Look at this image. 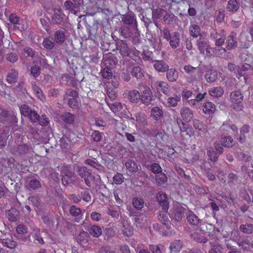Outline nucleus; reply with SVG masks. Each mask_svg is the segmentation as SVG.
<instances>
[{"mask_svg":"<svg viewBox=\"0 0 253 253\" xmlns=\"http://www.w3.org/2000/svg\"><path fill=\"white\" fill-rule=\"evenodd\" d=\"M209 93L211 96L219 97L223 94L224 89L220 86L214 87L209 90Z\"/></svg>","mask_w":253,"mask_h":253,"instance_id":"nucleus-31","label":"nucleus"},{"mask_svg":"<svg viewBox=\"0 0 253 253\" xmlns=\"http://www.w3.org/2000/svg\"><path fill=\"white\" fill-rule=\"evenodd\" d=\"M227 2L226 9L232 12H237L240 8V4L237 0H225Z\"/></svg>","mask_w":253,"mask_h":253,"instance_id":"nucleus-20","label":"nucleus"},{"mask_svg":"<svg viewBox=\"0 0 253 253\" xmlns=\"http://www.w3.org/2000/svg\"><path fill=\"white\" fill-rule=\"evenodd\" d=\"M144 201L140 198H134L132 200V205L137 210H141L144 207Z\"/></svg>","mask_w":253,"mask_h":253,"instance_id":"nucleus-47","label":"nucleus"},{"mask_svg":"<svg viewBox=\"0 0 253 253\" xmlns=\"http://www.w3.org/2000/svg\"><path fill=\"white\" fill-rule=\"evenodd\" d=\"M126 169L130 172H136L138 170L137 164L133 160L129 159L125 163Z\"/></svg>","mask_w":253,"mask_h":253,"instance_id":"nucleus-28","label":"nucleus"},{"mask_svg":"<svg viewBox=\"0 0 253 253\" xmlns=\"http://www.w3.org/2000/svg\"><path fill=\"white\" fill-rule=\"evenodd\" d=\"M113 182L116 184H121L124 180V177L123 174L117 172L116 174H115L113 177Z\"/></svg>","mask_w":253,"mask_h":253,"instance_id":"nucleus-60","label":"nucleus"},{"mask_svg":"<svg viewBox=\"0 0 253 253\" xmlns=\"http://www.w3.org/2000/svg\"><path fill=\"white\" fill-rule=\"evenodd\" d=\"M182 242L179 240H175L169 246L170 253H179L182 247Z\"/></svg>","mask_w":253,"mask_h":253,"instance_id":"nucleus-22","label":"nucleus"},{"mask_svg":"<svg viewBox=\"0 0 253 253\" xmlns=\"http://www.w3.org/2000/svg\"><path fill=\"white\" fill-rule=\"evenodd\" d=\"M215 110V106L211 102H207L203 105V112L207 114L211 115L213 113Z\"/></svg>","mask_w":253,"mask_h":253,"instance_id":"nucleus-32","label":"nucleus"},{"mask_svg":"<svg viewBox=\"0 0 253 253\" xmlns=\"http://www.w3.org/2000/svg\"><path fill=\"white\" fill-rule=\"evenodd\" d=\"M122 224L123 227L122 230L123 234L127 237H131L133 234V229L130 223L128 222L127 218H124L122 221Z\"/></svg>","mask_w":253,"mask_h":253,"instance_id":"nucleus-16","label":"nucleus"},{"mask_svg":"<svg viewBox=\"0 0 253 253\" xmlns=\"http://www.w3.org/2000/svg\"><path fill=\"white\" fill-rule=\"evenodd\" d=\"M226 39V48L227 50H232L237 47V41L235 32H231Z\"/></svg>","mask_w":253,"mask_h":253,"instance_id":"nucleus-12","label":"nucleus"},{"mask_svg":"<svg viewBox=\"0 0 253 253\" xmlns=\"http://www.w3.org/2000/svg\"><path fill=\"white\" fill-rule=\"evenodd\" d=\"M122 21L124 24L128 26L132 31L137 30L136 18L134 14H126L122 17Z\"/></svg>","mask_w":253,"mask_h":253,"instance_id":"nucleus-8","label":"nucleus"},{"mask_svg":"<svg viewBox=\"0 0 253 253\" xmlns=\"http://www.w3.org/2000/svg\"><path fill=\"white\" fill-rule=\"evenodd\" d=\"M128 99L132 103H137L140 100V93L137 90H132L128 93Z\"/></svg>","mask_w":253,"mask_h":253,"instance_id":"nucleus-26","label":"nucleus"},{"mask_svg":"<svg viewBox=\"0 0 253 253\" xmlns=\"http://www.w3.org/2000/svg\"><path fill=\"white\" fill-rule=\"evenodd\" d=\"M101 73L103 78L109 79L112 77V72L111 69L104 67L101 70Z\"/></svg>","mask_w":253,"mask_h":253,"instance_id":"nucleus-62","label":"nucleus"},{"mask_svg":"<svg viewBox=\"0 0 253 253\" xmlns=\"http://www.w3.org/2000/svg\"><path fill=\"white\" fill-rule=\"evenodd\" d=\"M28 228L23 224H19L17 227V240L19 242H25L28 240V236L27 235Z\"/></svg>","mask_w":253,"mask_h":253,"instance_id":"nucleus-11","label":"nucleus"},{"mask_svg":"<svg viewBox=\"0 0 253 253\" xmlns=\"http://www.w3.org/2000/svg\"><path fill=\"white\" fill-rule=\"evenodd\" d=\"M6 81L9 84H13L16 82V71L15 69H11L7 74Z\"/></svg>","mask_w":253,"mask_h":253,"instance_id":"nucleus-48","label":"nucleus"},{"mask_svg":"<svg viewBox=\"0 0 253 253\" xmlns=\"http://www.w3.org/2000/svg\"><path fill=\"white\" fill-rule=\"evenodd\" d=\"M233 139L230 136L224 137L222 138V145L225 147H232L233 145Z\"/></svg>","mask_w":253,"mask_h":253,"instance_id":"nucleus-55","label":"nucleus"},{"mask_svg":"<svg viewBox=\"0 0 253 253\" xmlns=\"http://www.w3.org/2000/svg\"><path fill=\"white\" fill-rule=\"evenodd\" d=\"M15 213L16 209L12 208L6 212V215L10 221L14 222L16 221V216L15 215Z\"/></svg>","mask_w":253,"mask_h":253,"instance_id":"nucleus-61","label":"nucleus"},{"mask_svg":"<svg viewBox=\"0 0 253 253\" xmlns=\"http://www.w3.org/2000/svg\"><path fill=\"white\" fill-rule=\"evenodd\" d=\"M55 44V42L52 41L49 38H45L42 42V45L47 50L53 49Z\"/></svg>","mask_w":253,"mask_h":253,"instance_id":"nucleus-52","label":"nucleus"},{"mask_svg":"<svg viewBox=\"0 0 253 253\" xmlns=\"http://www.w3.org/2000/svg\"><path fill=\"white\" fill-rule=\"evenodd\" d=\"M230 99L233 103L234 108L237 109H240L241 106L240 104L242 102L243 99V95L240 90H235L232 92L230 94Z\"/></svg>","mask_w":253,"mask_h":253,"instance_id":"nucleus-9","label":"nucleus"},{"mask_svg":"<svg viewBox=\"0 0 253 253\" xmlns=\"http://www.w3.org/2000/svg\"><path fill=\"white\" fill-rule=\"evenodd\" d=\"M211 249L209 251V253H224L223 249L221 245H215L213 242L210 243Z\"/></svg>","mask_w":253,"mask_h":253,"instance_id":"nucleus-39","label":"nucleus"},{"mask_svg":"<svg viewBox=\"0 0 253 253\" xmlns=\"http://www.w3.org/2000/svg\"><path fill=\"white\" fill-rule=\"evenodd\" d=\"M239 229L244 233L247 234H253V224L251 223L242 224L240 226Z\"/></svg>","mask_w":253,"mask_h":253,"instance_id":"nucleus-38","label":"nucleus"},{"mask_svg":"<svg viewBox=\"0 0 253 253\" xmlns=\"http://www.w3.org/2000/svg\"><path fill=\"white\" fill-rule=\"evenodd\" d=\"M208 160L212 162H216L218 161V156L216 151L212 148L207 150Z\"/></svg>","mask_w":253,"mask_h":253,"instance_id":"nucleus-42","label":"nucleus"},{"mask_svg":"<svg viewBox=\"0 0 253 253\" xmlns=\"http://www.w3.org/2000/svg\"><path fill=\"white\" fill-rule=\"evenodd\" d=\"M54 36L55 41L59 44L63 43L65 41V32L61 30L56 31Z\"/></svg>","mask_w":253,"mask_h":253,"instance_id":"nucleus-33","label":"nucleus"},{"mask_svg":"<svg viewBox=\"0 0 253 253\" xmlns=\"http://www.w3.org/2000/svg\"><path fill=\"white\" fill-rule=\"evenodd\" d=\"M85 229L93 237H98L102 233V229L101 227L96 225H87Z\"/></svg>","mask_w":253,"mask_h":253,"instance_id":"nucleus-17","label":"nucleus"},{"mask_svg":"<svg viewBox=\"0 0 253 253\" xmlns=\"http://www.w3.org/2000/svg\"><path fill=\"white\" fill-rule=\"evenodd\" d=\"M51 19L54 23L61 24L66 19V16L60 9H55Z\"/></svg>","mask_w":253,"mask_h":253,"instance_id":"nucleus-14","label":"nucleus"},{"mask_svg":"<svg viewBox=\"0 0 253 253\" xmlns=\"http://www.w3.org/2000/svg\"><path fill=\"white\" fill-rule=\"evenodd\" d=\"M116 48L113 49V51L119 50V53L123 57L125 58L126 57H132L131 56V50L129 48L126 42L123 40H117L116 41Z\"/></svg>","mask_w":253,"mask_h":253,"instance_id":"nucleus-4","label":"nucleus"},{"mask_svg":"<svg viewBox=\"0 0 253 253\" xmlns=\"http://www.w3.org/2000/svg\"><path fill=\"white\" fill-rule=\"evenodd\" d=\"M154 99L152 91L149 87L145 88L140 94V100L144 104L149 103Z\"/></svg>","mask_w":253,"mask_h":253,"instance_id":"nucleus-15","label":"nucleus"},{"mask_svg":"<svg viewBox=\"0 0 253 253\" xmlns=\"http://www.w3.org/2000/svg\"><path fill=\"white\" fill-rule=\"evenodd\" d=\"M168 178L167 175L161 172L156 175V181L159 184H163L167 182Z\"/></svg>","mask_w":253,"mask_h":253,"instance_id":"nucleus-54","label":"nucleus"},{"mask_svg":"<svg viewBox=\"0 0 253 253\" xmlns=\"http://www.w3.org/2000/svg\"><path fill=\"white\" fill-rule=\"evenodd\" d=\"M41 218L47 227L54 228L55 226L56 228H58L60 219V217L58 215L48 213L42 215Z\"/></svg>","mask_w":253,"mask_h":253,"instance_id":"nucleus-5","label":"nucleus"},{"mask_svg":"<svg viewBox=\"0 0 253 253\" xmlns=\"http://www.w3.org/2000/svg\"><path fill=\"white\" fill-rule=\"evenodd\" d=\"M180 100V97L176 95L175 97H170L168 98V103L172 107H175L177 102Z\"/></svg>","mask_w":253,"mask_h":253,"instance_id":"nucleus-64","label":"nucleus"},{"mask_svg":"<svg viewBox=\"0 0 253 253\" xmlns=\"http://www.w3.org/2000/svg\"><path fill=\"white\" fill-rule=\"evenodd\" d=\"M191 238L195 241L200 243H206L208 239L206 237L202 236L197 232H194L190 235Z\"/></svg>","mask_w":253,"mask_h":253,"instance_id":"nucleus-35","label":"nucleus"},{"mask_svg":"<svg viewBox=\"0 0 253 253\" xmlns=\"http://www.w3.org/2000/svg\"><path fill=\"white\" fill-rule=\"evenodd\" d=\"M77 172L79 175L84 179V178H85V177L89 173L90 171L86 167L83 166L81 167H78Z\"/></svg>","mask_w":253,"mask_h":253,"instance_id":"nucleus-56","label":"nucleus"},{"mask_svg":"<svg viewBox=\"0 0 253 253\" xmlns=\"http://www.w3.org/2000/svg\"><path fill=\"white\" fill-rule=\"evenodd\" d=\"M81 0H73V2L68 0L64 2L63 7L65 10H69L71 13L76 14L77 11L76 9L80 7L81 2Z\"/></svg>","mask_w":253,"mask_h":253,"instance_id":"nucleus-10","label":"nucleus"},{"mask_svg":"<svg viewBox=\"0 0 253 253\" xmlns=\"http://www.w3.org/2000/svg\"><path fill=\"white\" fill-rule=\"evenodd\" d=\"M237 159L239 161H241L244 162L249 161L251 159V156L247 155L242 152H237L236 153Z\"/></svg>","mask_w":253,"mask_h":253,"instance_id":"nucleus-59","label":"nucleus"},{"mask_svg":"<svg viewBox=\"0 0 253 253\" xmlns=\"http://www.w3.org/2000/svg\"><path fill=\"white\" fill-rule=\"evenodd\" d=\"M227 68L239 79L243 78L245 82H246L247 80V72L252 69V66L248 63L241 64L237 66L234 63H229Z\"/></svg>","mask_w":253,"mask_h":253,"instance_id":"nucleus-1","label":"nucleus"},{"mask_svg":"<svg viewBox=\"0 0 253 253\" xmlns=\"http://www.w3.org/2000/svg\"><path fill=\"white\" fill-rule=\"evenodd\" d=\"M226 37V32L223 29L217 31L216 29H213L210 33V38L215 41V45L216 46H222L225 42Z\"/></svg>","mask_w":253,"mask_h":253,"instance_id":"nucleus-3","label":"nucleus"},{"mask_svg":"<svg viewBox=\"0 0 253 253\" xmlns=\"http://www.w3.org/2000/svg\"><path fill=\"white\" fill-rule=\"evenodd\" d=\"M61 120L66 124L71 125L74 122L75 116L69 112H64L61 116Z\"/></svg>","mask_w":253,"mask_h":253,"instance_id":"nucleus-27","label":"nucleus"},{"mask_svg":"<svg viewBox=\"0 0 253 253\" xmlns=\"http://www.w3.org/2000/svg\"><path fill=\"white\" fill-rule=\"evenodd\" d=\"M208 44V34L206 32H203V34L200 35L196 42L197 48L201 54H205V49Z\"/></svg>","mask_w":253,"mask_h":253,"instance_id":"nucleus-7","label":"nucleus"},{"mask_svg":"<svg viewBox=\"0 0 253 253\" xmlns=\"http://www.w3.org/2000/svg\"><path fill=\"white\" fill-rule=\"evenodd\" d=\"M169 41V44L172 48H176L179 45L180 35L177 32H174L172 33L171 39Z\"/></svg>","mask_w":253,"mask_h":253,"instance_id":"nucleus-24","label":"nucleus"},{"mask_svg":"<svg viewBox=\"0 0 253 253\" xmlns=\"http://www.w3.org/2000/svg\"><path fill=\"white\" fill-rule=\"evenodd\" d=\"M217 75L216 72L212 70H209L206 72L205 77L208 82L212 83L216 80Z\"/></svg>","mask_w":253,"mask_h":253,"instance_id":"nucleus-37","label":"nucleus"},{"mask_svg":"<svg viewBox=\"0 0 253 253\" xmlns=\"http://www.w3.org/2000/svg\"><path fill=\"white\" fill-rule=\"evenodd\" d=\"M95 176L92 174L90 171L89 173L84 178V182L85 184L89 187H91L92 183L95 180Z\"/></svg>","mask_w":253,"mask_h":253,"instance_id":"nucleus-53","label":"nucleus"},{"mask_svg":"<svg viewBox=\"0 0 253 253\" xmlns=\"http://www.w3.org/2000/svg\"><path fill=\"white\" fill-rule=\"evenodd\" d=\"M190 35L193 38H197L200 37L203 34V32H201V28L196 24H192L189 28Z\"/></svg>","mask_w":253,"mask_h":253,"instance_id":"nucleus-25","label":"nucleus"},{"mask_svg":"<svg viewBox=\"0 0 253 253\" xmlns=\"http://www.w3.org/2000/svg\"><path fill=\"white\" fill-rule=\"evenodd\" d=\"M186 215L188 222L191 225L198 226L203 221L202 219H200L196 214L191 211H187Z\"/></svg>","mask_w":253,"mask_h":253,"instance_id":"nucleus-13","label":"nucleus"},{"mask_svg":"<svg viewBox=\"0 0 253 253\" xmlns=\"http://www.w3.org/2000/svg\"><path fill=\"white\" fill-rule=\"evenodd\" d=\"M147 169H150L155 174H158L162 172V169L159 164L157 163H153L151 165H147L146 166Z\"/></svg>","mask_w":253,"mask_h":253,"instance_id":"nucleus-44","label":"nucleus"},{"mask_svg":"<svg viewBox=\"0 0 253 253\" xmlns=\"http://www.w3.org/2000/svg\"><path fill=\"white\" fill-rule=\"evenodd\" d=\"M59 169L62 184L65 186L74 184L76 176L75 172L71 169V167L67 165H63Z\"/></svg>","mask_w":253,"mask_h":253,"instance_id":"nucleus-2","label":"nucleus"},{"mask_svg":"<svg viewBox=\"0 0 253 253\" xmlns=\"http://www.w3.org/2000/svg\"><path fill=\"white\" fill-rule=\"evenodd\" d=\"M154 67L156 70L159 72H165L169 68V66L162 60H159L154 65Z\"/></svg>","mask_w":253,"mask_h":253,"instance_id":"nucleus-34","label":"nucleus"},{"mask_svg":"<svg viewBox=\"0 0 253 253\" xmlns=\"http://www.w3.org/2000/svg\"><path fill=\"white\" fill-rule=\"evenodd\" d=\"M187 212L186 209L181 206H177L171 211L170 217L175 221H181L184 214Z\"/></svg>","mask_w":253,"mask_h":253,"instance_id":"nucleus-6","label":"nucleus"},{"mask_svg":"<svg viewBox=\"0 0 253 253\" xmlns=\"http://www.w3.org/2000/svg\"><path fill=\"white\" fill-rule=\"evenodd\" d=\"M167 78L171 82L175 81L178 77V72L174 69H170L167 71Z\"/></svg>","mask_w":253,"mask_h":253,"instance_id":"nucleus-36","label":"nucleus"},{"mask_svg":"<svg viewBox=\"0 0 253 253\" xmlns=\"http://www.w3.org/2000/svg\"><path fill=\"white\" fill-rule=\"evenodd\" d=\"M31 109L26 105H23L20 108V111L22 116L28 117L31 111Z\"/></svg>","mask_w":253,"mask_h":253,"instance_id":"nucleus-63","label":"nucleus"},{"mask_svg":"<svg viewBox=\"0 0 253 253\" xmlns=\"http://www.w3.org/2000/svg\"><path fill=\"white\" fill-rule=\"evenodd\" d=\"M86 31L88 34V39L94 40L98 34V25H93L92 26L86 27Z\"/></svg>","mask_w":253,"mask_h":253,"instance_id":"nucleus-23","label":"nucleus"},{"mask_svg":"<svg viewBox=\"0 0 253 253\" xmlns=\"http://www.w3.org/2000/svg\"><path fill=\"white\" fill-rule=\"evenodd\" d=\"M132 75L137 79L142 78L143 77V74L140 67L139 66L133 67L132 70Z\"/></svg>","mask_w":253,"mask_h":253,"instance_id":"nucleus-57","label":"nucleus"},{"mask_svg":"<svg viewBox=\"0 0 253 253\" xmlns=\"http://www.w3.org/2000/svg\"><path fill=\"white\" fill-rule=\"evenodd\" d=\"M38 56V62L42 66L43 68L50 69L51 68L50 65L48 63L47 60L45 57L42 54H40Z\"/></svg>","mask_w":253,"mask_h":253,"instance_id":"nucleus-43","label":"nucleus"},{"mask_svg":"<svg viewBox=\"0 0 253 253\" xmlns=\"http://www.w3.org/2000/svg\"><path fill=\"white\" fill-rule=\"evenodd\" d=\"M151 116L154 120L161 121L164 117V113L158 107H154L151 110Z\"/></svg>","mask_w":253,"mask_h":253,"instance_id":"nucleus-21","label":"nucleus"},{"mask_svg":"<svg viewBox=\"0 0 253 253\" xmlns=\"http://www.w3.org/2000/svg\"><path fill=\"white\" fill-rule=\"evenodd\" d=\"M32 234L34 239L37 241L39 244H41L42 245L44 244V242L42 238L41 237L40 231L39 228L34 229Z\"/></svg>","mask_w":253,"mask_h":253,"instance_id":"nucleus-51","label":"nucleus"},{"mask_svg":"<svg viewBox=\"0 0 253 253\" xmlns=\"http://www.w3.org/2000/svg\"><path fill=\"white\" fill-rule=\"evenodd\" d=\"M157 217L158 220L168 229L171 227V223L167 215V211H160Z\"/></svg>","mask_w":253,"mask_h":253,"instance_id":"nucleus-18","label":"nucleus"},{"mask_svg":"<svg viewBox=\"0 0 253 253\" xmlns=\"http://www.w3.org/2000/svg\"><path fill=\"white\" fill-rule=\"evenodd\" d=\"M85 164L99 170H101L103 168L101 165L92 159H87L85 161Z\"/></svg>","mask_w":253,"mask_h":253,"instance_id":"nucleus-58","label":"nucleus"},{"mask_svg":"<svg viewBox=\"0 0 253 253\" xmlns=\"http://www.w3.org/2000/svg\"><path fill=\"white\" fill-rule=\"evenodd\" d=\"M28 186L30 189L37 190L41 187V184L39 180L32 179L29 181Z\"/></svg>","mask_w":253,"mask_h":253,"instance_id":"nucleus-49","label":"nucleus"},{"mask_svg":"<svg viewBox=\"0 0 253 253\" xmlns=\"http://www.w3.org/2000/svg\"><path fill=\"white\" fill-rule=\"evenodd\" d=\"M158 86V90H161L163 93L166 95H168L170 93V88L167 83L163 81L157 82Z\"/></svg>","mask_w":253,"mask_h":253,"instance_id":"nucleus-29","label":"nucleus"},{"mask_svg":"<svg viewBox=\"0 0 253 253\" xmlns=\"http://www.w3.org/2000/svg\"><path fill=\"white\" fill-rule=\"evenodd\" d=\"M70 214L75 217H80L82 215V211L80 208L75 206H71L69 209Z\"/></svg>","mask_w":253,"mask_h":253,"instance_id":"nucleus-45","label":"nucleus"},{"mask_svg":"<svg viewBox=\"0 0 253 253\" xmlns=\"http://www.w3.org/2000/svg\"><path fill=\"white\" fill-rule=\"evenodd\" d=\"M180 115L182 119L187 122H190L194 117L192 111L186 107H183L181 109Z\"/></svg>","mask_w":253,"mask_h":253,"instance_id":"nucleus-19","label":"nucleus"},{"mask_svg":"<svg viewBox=\"0 0 253 253\" xmlns=\"http://www.w3.org/2000/svg\"><path fill=\"white\" fill-rule=\"evenodd\" d=\"M32 88L35 92L36 96L41 100H43L45 99V96L43 94L42 91L41 90L40 87L37 85L36 82L32 83Z\"/></svg>","mask_w":253,"mask_h":253,"instance_id":"nucleus-40","label":"nucleus"},{"mask_svg":"<svg viewBox=\"0 0 253 253\" xmlns=\"http://www.w3.org/2000/svg\"><path fill=\"white\" fill-rule=\"evenodd\" d=\"M89 238V236L88 233L84 230H82L79 234L77 240L79 243H86L88 241Z\"/></svg>","mask_w":253,"mask_h":253,"instance_id":"nucleus-41","label":"nucleus"},{"mask_svg":"<svg viewBox=\"0 0 253 253\" xmlns=\"http://www.w3.org/2000/svg\"><path fill=\"white\" fill-rule=\"evenodd\" d=\"M107 102L110 108L114 113L119 112L122 109L123 106L120 102H116L115 103H109L108 101H107Z\"/></svg>","mask_w":253,"mask_h":253,"instance_id":"nucleus-50","label":"nucleus"},{"mask_svg":"<svg viewBox=\"0 0 253 253\" xmlns=\"http://www.w3.org/2000/svg\"><path fill=\"white\" fill-rule=\"evenodd\" d=\"M251 242L248 239H242L238 241V246L245 251H248L250 250Z\"/></svg>","mask_w":253,"mask_h":253,"instance_id":"nucleus-46","label":"nucleus"},{"mask_svg":"<svg viewBox=\"0 0 253 253\" xmlns=\"http://www.w3.org/2000/svg\"><path fill=\"white\" fill-rule=\"evenodd\" d=\"M117 63V59L115 56H110L104 60V65L105 67L112 69L115 67Z\"/></svg>","mask_w":253,"mask_h":253,"instance_id":"nucleus-30","label":"nucleus"}]
</instances>
